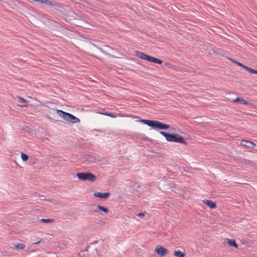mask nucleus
I'll list each match as a JSON object with an SVG mask.
<instances>
[{
    "mask_svg": "<svg viewBox=\"0 0 257 257\" xmlns=\"http://www.w3.org/2000/svg\"><path fill=\"white\" fill-rule=\"evenodd\" d=\"M138 121L146 124L149 127L157 130H167L170 128L169 124L163 123L158 120L140 119Z\"/></svg>",
    "mask_w": 257,
    "mask_h": 257,
    "instance_id": "1",
    "label": "nucleus"
},
{
    "mask_svg": "<svg viewBox=\"0 0 257 257\" xmlns=\"http://www.w3.org/2000/svg\"><path fill=\"white\" fill-rule=\"evenodd\" d=\"M160 134L163 136L168 142L181 143L185 145H188L185 138L179 134L169 133L163 131H160Z\"/></svg>",
    "mask_w": 257,
    "mask_h": 257,
    "instance_id": "2",
    "label": "nucleus"
},
{
    "mask_svg": "<svg viewBox=\"0 0 257 257\" xmlns=\"http://www.w3.org/2000/svg\"><path fill=\"white\" fill-rule=\"evenodd\" d=\"M56 111L59 116L62 117L66 121L68 122L75 123L80 122V119L78 117L75 116L69 112H67L60 109H57Z\"/></svg>",
    "mask_w": 257,
    "mask_h": 257,
    "instance_id": "3",
    "label": "nucleus"
},
{
    "mask_svg": "<svg viewBox=\"0 0 257 257\" xmlns=\"http://www.w3.org/2000/svg\"><path fill=\"white\" fill-rule=\"evenodd\" d=\"M135 56L140 58L142 60H147L149 62H153L154 63L161 64L163 62V61L161 59L148 55L142 52L139 51H135Z\"/></svg>",
    "mask_w": 257,
    "mask_h": 257,
    "instance_id": "4",
    "label": "nucleus"
},
{
    "mask_svg": "<svg viewBox=\"0 0 257 257\" xmlns=\"http://www.w3.org/2000/svg\"><path fill=\"white\" fill-rule=\"evenodd\" d=\"M77 178L82 181L94 182L96 180V176L89 172H79L76 174Z\"/></svg>",
    "mask_w": 257,
    "mask_h": 257,
    "instance_id": "5",
    "label": "nucleus"
},
{
    "mask_svg": "<svg viewBox=\"0 0 257 257\" xmlns=\"http://www.w3.org/2000/svg\"><path fill=\"white\" fill-rule=\"evenodd\" d=\"M155 251L160 256L163 257L169 253V251L167 248L158 245L155 249Z\"/></svg>",
    "mask_w": 257,
    "mask_h": 257,
    "instance_id": "6",
    "label": "nucleus"
},
{
    "mask_svg": "<svg viewBox=\"0 0 257 257\" xmlns=\"http://www.w3.org/2000/svg\"><path fill=\"white\" fill-rule=\"evenodd\" d=\"M93 195V196H94L95 197H98V198L105 200L110 196V193L108 192H104V193L96 192L94 193Z\"/></svg>",
    "mask_w": 257,
    "mask_h": 257,
    "instance_id": "7",
    "label": "nucleus"
},
{
    "mask_svg": "<svg viewBox=\"0 0 257 257\" xmlns=\"http://www.w3.org/2000/svg\"><path fill=\"white\" fill-rule=\"evenodd\" d=\"M96 157L92 155H87L85 156V161L87 165L96 163Z\"/></svg>",
    "mask_w": 257,
    "mask_h": 257,
    "instance_id": "8",
    "label": "nucleus"
},
{
    "mask_svg": "<svg viewBox=\"0 0 257 257\" xmlns=\"http://www.w3.org/2000/svg\"><path fill=\"white\" fill-rule=\"evenodd\" d=\"M241 145L248 148H253L255 146L253 142L245 140H241Z\"/></svg>",
    "mask_w": 257,
    "mask_h": 257,
    "instance_id": "9",
    "label": "nucleus"
},
{
    "mask_svg": "<svg viewBox=\"0 0 257 257\" xmlns=\"http://www.w3.org/2000/svg\"><path fill=\"white\" fill-rule=\"evenodd\" d=\"M203 202L204 204L209 207L211 209H214L216 207V204L215 202L212 201V200L205 199L203 200Z\"/></svg>",
    "mask_w": 257,
    "mask_h": 257,
    "instance_id": "10",
    "label": "nucleus"
},
{
    "mask_svg": "<svg viewBox=\"0 0 257 257\" xmlns=\"http://www.w3.org/2000/svg\"><path fill=\"white\" fill-rule=\"evenodd\" d=\"M98 210H99V211H102L104 213H108V211H109V210L106 207H105L104 206H101L100 205H98L97 206H96V208H95V210H91V212H96L98 211Z\"/></svg>",
    "mask_w": 257,
    "mask_h": 257,
    "instance_id": "11",
    "label": "nucleus"
},
{
    "mask_svg": "<svg viewBox=\"0 0 257 257\" xmlns=\"http://www.w3.org/2000/svg\"><path fill=\"white\" fill-rule=\"evenodd\" d=\"M237 162H241L245 165L252 166L253 162L249 160H246L244 158H239L236 159Z\"/></svg>",
    "mask_w": 257,
    "mask_h": 257,
    "instance_id": "12",
    "label": "nucleus"
},
{
    "mask_svg": "<svg viewBox=\"0 0 257 257\" xmlns=\"http://www.w3.org/2000/svg\"><path fill=\"white\" fill-rule=\"evenodd\" d=\"M226 240H227L226 243H228L229 246H233V247H235V248H238V245L236 242V241L234 239L227 238Z\"/></svg>",
    "mask_w": 257,
    "mask_h": 257,
    "instance_id": "13",
    "label": "nucleus"
},
{
    "mask_svg": "<svg viewBox=\"0 0 257 257\" xmlns=\"http://www.w3.org/2000/svg\"><path fill=\"white\" fill-rule=\"evenodd\" d=\"M50 6L52 7L53 10L56 11H61V9H62L61 4L57 3H53L52 2V5H50Z\"/></svg>",
    "mask_w": 257,
    "mask_h": 257,
    "instance_id": "14",
    "label": "nucleus"
},
{
    "mask_svg": "<svg viewBox=\"0 0 257 257\" xmlns=\"http://www.w3.org/2000/svg\"><path fill=\"white\" fill-rule=\"evenodd\" d=\"M233 102H237L240 104H248L249 103V102L247 100H245L243 98L239 97H236V99L233 100Z\"/></svg>",
    "mask_w": 257,
    "mask_h": 257,
    "instance_id": "15",
    "label": "nucleus"
},
{
    "mask_svg": "<svg viewBox=\"0 0 257 257\" xmlns=\"http://www.w3.org/2000/svg\"><path fill=\"white\" fill-rule=\"evenodd\" d=\"M20 98V100H19V103L18 104L19 106H21V107H27L28 106V104H27V101L26 100V99L23 98H20Z\"/></svg>",
    "mask_w": 257,
    "mask_h": 257,
    "instance_id": "16",
    "label": "nucleus"
},
{
    "mask_svg": "<svg viewBox=\"0 0 257 257\" xmlns=\"http://www.w3.org/2000/svg\"><path fill=\"white\" fill-rule=\"evenodd\" d=\"M174 255L176 257H185V253L180 250H175Z\"/></svg>",
    "mask_w": 257,
    "mask_h": 257,
    "instance_id": "17",
    "label": "nucleus"
},
{
    "mask_svg": "<svg viewBox=\"0 0 257 257\" xmlns=\"http://www.w3.org/2000/svg\"><path fill=\"white\" fill-rule=\"evenodd\" d=\"M14 246L17 249H24L26 247L25 245L22 243H17V244H14Z\"/></svg>",
    "mask_w": 257,
    "mask_h": 257,
    "instance_id": "18",
    "label": "nucleus"
},
{
    "mask_svg": "<svg viewBox=\"0 0 257 257\" xmlns=\"http://www.w3.org/2000/svg\"><path fill=\"white\" fill-rule=\"evenodd\" d=\"M38 2L43 4L47 6L52 5V2L48 0H39Z\"/></svg>",
    "mask_w": 257,
    "mask_h": 257,
    "instance_id": "19",
    "label": "nucleus"
},
{
    "mask_svg": "<svg viewBox=\"0 0 257 257\" xmlns=\"http://www.w3.org/2000/svg\"><path fill=\"white\" fill-rule=\"evenodd\" d=\"M54 221V219H44V218H42L40 220V222H42V223H51V222H52Z\"/></svg>",
    "mask_w": 257,
    "mask_h": 257,
    "instance_id": "20",
    "label": "nucleus"
},
{
    "mask_svg": "<svg viewBox=\"0 0 257 257\" xmlns=\"http://www.w3.org/2000/svg\"><path fill=\"white\" fill-rule=\"evenodd\" d=\"M99 50L102 53H103L104 54H105V55L109 57H114V58H118L117 57H116L115 56H113V55H112L111 54H110V53H107V52L105 51H103L102 49L101 48H99Z\"/></svg>",
    "mask_w": 257,
    "mask_h": 257,
    "instance_id": "21",
    "label": "nucleus"
},
{
    "mask_svg": "<svg viewBox=\"0 0 257 257\" xmlns=\"http://www.w3.org/2000/svg\"><path fill=\"white\" fill-rule=\"evenodd\" d=\"M21 158L23 161H27L29 159V156L28 155H27L25 153H21Z\"/></svg>",
    "mask_w": 257,
    "mask_h": 257,
    "instance_id": "22",
    "label": "nucleus"
},
{
    "mask_svg": "<svg viewBox=\"0 0 257 257\" xmlns=\"http://www.w3.org/2000/svg\"><path fill=\"white\" fill-rule=\"evenodd\" d=\"M102 114L104 115H107V116H109L111 117H116V115L113 113H112V112H105L104 113H102Z\"/></svg>",
    "mask_w": 257,
    "mask_h": 257,
    "instance_id": "23",
    "label": "nucleus"
},
{
    "mask_svg": "<svg viewBox=\"0 0 257 257\" xmlns=\"http://www.w3.org/2000/svg\"><path fill=\"white\" fill-rule=\"evenodd\" d=\"M104 47L106 48V50L108 51H109L111 53H113V52H116V51L113 49L112 48L109 47V46H104Z\"/></svg>",
    "mask_w": 257,
    "mask_h": 257,
    "instance_id": "24",
    "label": "nucleus"
},
{
    "mask_svg": "<svg viewBox=\"0 0 257 257\" xmlns=\"http://www.w3.org/2000/svg\"><path fill=\"white\" fill-rule=\"evenodd\" d=\"M228 59H229V60H230L231 62H232L234 63H235V64H237L238 66H240V67H241V66H242V64L241 63H240V62H238V61H236V60H234V59H232V58H228Z\"/></svg>",
    "mask_w": 257,
    "mask_h": 257,
    "instance_id": "25",
    "label": "nucleus"
},
{
    "mask_svg": "<svg viewBox=\"0 0 257 257\" xmlns=\"http://www.w3.org/2000/svg\"><path fill=\"white\" fill-rule=\"evenodd\" d=\"M248 72H250V73H252V74H257V70H255L250 67H249V68L248 69Z\"/></svg>",
    "mask_w": 257,
    "mask_h": 257,
    "instance_id": "26",
    "label": "nucleus"
},
{
    "mask_svg": "<svg viewBox=\"0 0 257 257\" xmlns=\"http://www.w3.org/2000/svg\"><path fill=\"white\" fill-rule=\"evenodd\" d=\"M146 212H140L137 214V216H138L139 217H144L146 215Z\"/></svg>",
    "mask_w": 257,
    "mask_h": 257,
    "instance_id": "27",
    "label": "nucleus"
},
{
    "mask_svg": "<svg viewBox=\"0 0 257 257\" xmlns=\"http://www.w3.org/2000/svg\"><path fill=\"white\" fill-rule=\"evenodd\" d=\"M241 67L243 68L245 70H246L247 71H248V69L249 68V67L246 66L243 64Z\"/></svg>",
    "mask_w": 257,
    "mask_h": 257,
    "instance_id": "28",
    "label": "nucleus"
},
{
    "mask_svg": "<svg viewBox=\"0 0 257 257\" xmlns=\"http://www.w3.org/2000/svg\"><path fill=\"white\" fill-rule=\"evenodd\" d=\"M35 164V162L34 161H30V164L34 165Z\"/></svg>",
    "mask_w": 257,
    "mask_h": 257,
    "instance_id": "29",
    "label": "nucleus"
},
{
    "mask_svg": "<svg viewBox=\"0 0 257 257\" xmlns=\"http://www.w3.org/2000/svg\"><path fill=\"white\" fill-rule=\"evenodd\" d=\"M165 65L168 66L169 67H170L171 65L170 63H165Z\"/></svg>",
    "mask_w": 257,
    "mask_h": 257,
    "instance_id": "30",
    "label": "nucleus"
},
{
    "mask_svg": "<svg viewBox=\"0 0 257 257\" xmlns=\"http://www.w3.org/2000/svg\"><path fill=\"white\" fill-rule=\"evenodd\" d=\"M41 241H39L37 242H35V243H33V244H39L40 242Z\"/></svg>",
    "mask_w": 257,
    "mask_h": 257,
    "instance_id": "31",
    "label": "nucleus"
},
{
    "mask_svg": "<svg viewBox=\"0 0 257 257\" xmlns=\"http://www.w3.org/2000/svg\"><path fill=\"white\" fill-rule=\"evenodd\" d=\"M41 200H45V199H44V198H42V199H41Z\"/></svg>",
    "mask_w": 257,
    "mask_h": 257,
    "instance_id": "32",
    "label": "nucleus"
},
{
    "mask_svg": "<svg viewBox=\"0 0 257 257\" xmlns=\"http://www.w3.org/2000/svg\"><path fill=\"white\" fill-rule=\"evenodd\" d=\"M41 200H45V199H44V198H42V199H41Z\"/></svg>",
    "mask_w": 257,
    "mask_h": 257,
    "instance_id": "33",
    "label": "nucleus"
},
{
    "mask_svg": "<svg viewBox=\"0 0 257 257\" xmlns=\"http://www.w3.org/2000/svg\"><path fill=\"white\" fill-rule=\"evenodd\" d=\"M95 208H91V209H90V210H95Z\"/></svg>",
    "mask_w": 257,
    "mask_h": 257,
    "instance_id": "34",
    "label": "nucleus"
},
{
    "mask_svg": "<svg viewBox=\"0 0 257 257\" xmlns=\"http://www.w3.org/2000/svg\"><path fill=\"white\" fill-rule=\"evenodd\" d=\"M144 140H148V139L147 138H146L144 139Z\"/></svg>",
    "mask_w": 257,
    "mask_h": 257,
    "instance_id": "35",
    "label": "nucleus"
}]
</instances>
